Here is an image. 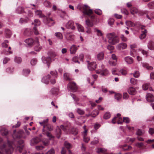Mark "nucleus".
<instances>
[{"label":"nucleus","mask_w":154,"mask_h":154,"mask_svg":"<svg viewBox=\"0 0 154 154\" xmlns=\"http://www.w3.org/2000/svg\"><path fill=\"white\" fill-rule=\"evenodd\" d=\"M141 34L140 36V38L141 39H144L146 36V34L147 32V31L146 29H144V30L141 31Z\"/></svg>","instance_id":"obj_28"},{"label":"nucleus","mask_w":154,"mask_h":154,"mask_svg":"<svg viewBox=\"0 0 154 154\" xmlns=\"http://www.w3.org/2000/svg\"><path fill=\"white\" fill-rule=\"evenodd\" d=\"M13 67H9L6 69V72L8 73H11L13 72Z\"/></svg>","instance_id":"obj_53"},{"label":"nucleus","mask_w":154,"mask_h":154,"mask_svg":"<svg viewBox=\"0 0 154 154\" xmlns=\"http://www.w3.org/2000/svg\"><path fill=\"white\" fill-rule=\"evenodd\" d=\"M14 61L18 63H20L22 61L20 57H16L14 58Z\"/></svg>","instance_id":"obj_47"},{"label":"nucleus","mask_w":154,"mask_h":154,"mask_svg":"<svg viewBox=\"0 0 154 154\" xmlns=\"http://www.w3.org/2000/svg\"><path fill=\"white\" fill-rule=\"evenodd\" d=\"M121 11L122 13L126 15H128V11L125 8L121 9Z\"/></svg>","instance_id":"obj_57"},{"label":"nucleus","mask_w":154,"mask_h":154,"mask_svg":"<svg viewBox=\"0 0 154 154\" xmlns=\"http://www.w3.org/2000/svg\"><path fill=\"white\" fill-rule=\"evenodd\" d=\"M110 117V114L109 112H106L104 115L103 118L105 119H109Z\"/></svg>","instance_id":"obj_46"},{"label":"nucleus","mask_w":154,"mask_h":154,"mask_svg":"<svg viewBox=\"0 0 154 154\" xmlns=\"http://www.w3.org/2000/svg\"><path fill=\"white\" fill-rule=\"evenodd\" d=\"M31 34V31L30 29H26L24 32V34L25 35L29 36Z\"/></svg>","instance_id":"obj_38"},{"label":"nucleus","mask_w":154,"mask_h":154,"mask_svg":"<svg viewBox=\"0 0 154 154\" xmlns=\"http://www.w3.org/2000/svg\"><path fill=\"white\" fill-rule=\"evenodd\" d=\"M78 8L81 10L82 8L83 10V14L85 16H88L85 20L86 25L88 27H92L96 23L97 21V18L96 15L93 14L92 10L90 8V7L86 5H84L82 6L79 5Z\"/></svg>","instance_id":"obj_1"},{"label":"nucleus","mask_w":154,"mask_h":154,"mask_svg":"<svg viewBox=\"0 0 154 154\" xmlns=\"http://www.w3.org/2000/svg\"><path fill=\"white\" fill-rule=\"evenodd\" d=\"M77 26L79 31L82 32H84V28L80 24H78L77 25Z\"/></svg>","instance_id":"obj_48"},{"label":"nucleus","mask_w":154,"mask_h":154,"mask_svg":"<svg viewBox=\"0 0 154 154\" xmlns=\"http://www.w3.org/2000/svg\"><path fill=\"white\" fill-rule=\"evenodd\" d=\"M44 21L46 24L50 26H53L55 23L54 20L52 19L46 17H45L44 19Z\"/></svg>","instance_id":"obj_7"},{"label":"nucleus","mask_w":154,"mask_h":154,"mask_svg":"<svg viewBox=\"0 0 154 154\" xmlns=\"http://www.w3.org/2000/svg\"><path fill=\"white\" fill-rule=\"evenodd\" d=\"M26 9V8L24 9L22 7H19L16 10V13L19 14H26L27 13Z\"/></svg>","instance_id":"obj_13"},{"label":"nucleus","mask_w":154,"mask_h":154,"mask_svg":"<svg viewBox=\"0 0 154 154\" xmlns=\"http://www.w3.org/2000/svg\"><path fill=\"white\" fill-rule=\"evenodd\" d=\"M59 89L57 88H53L50 91L51 93L53 95H55L58 94Z\"/></svg>","instance_id":"obj_30"},{"label":"nucleus","mask_w":154,"mask_h":154,"mask_svg":"<svg viewBox=\"0 0 154 154\" xmlns=\"http://www.w3.org/2000/svg\"><path fill=\"white\" fill-rule=\"evenodd\" d=\"M50 74L51 75V78L50 79V82L53 84L56 83V81L55 79L57 76V73L56 71H51L50 72Z\"/></svg>","instance_id":"obj_6"},{"label":"nucleus","mask_w":154,"mask_h":154,"mask_svg":"<svg viewBox=\"0 0 154 154\" xmlns=\"http://www.w3.org/2000/svg\"><path fill=\"white\" fill-rule=\"evenodd\" d=\"M148 7L150 9L154 8V2H152L148 4Z\"/></svg>","instance_id":"obj_55"},{"label":"nucleus","mask_w":154,"mask_h":154,"mask_svg":"<svg viewBox=\"0 0 154 154\" xmlns=\"http://www.w3.org/2000/svg\"><path fill=\"white\" fill-rule=\"evenodd\" d=\"M35 45L34 49L35 51H39L41 49V47L39 44L38 40V38H36V42L34 44Z\"/></svg>","instance_id":"obj_18"},{"label":"nucleus","mask_w":154,"mask_h":154,"mask_svg":"<svg viewBox=\"0 0 154 154\" xmlns=\"http://www.w3.org/2000/svg\"><path fill=\"white\" fill-rule=\"evenodd\" d=\"M99 113V112L97 110H94L91 113V116L92 117H95Z\"/></svg>","instance_id":"obj_40"},{"label":"nucleus","mask_w":154,"mask_h":154,"mask_svg":"<svg viewBox=\"0 0 154 154\" xmlns=\"http://www.w3.org/2000/svg\"><path fill=\"white\" fill-rule=\"evenodd\" d=\"M67 88L68 90L72 92H75L77 89L76 84L74 82H70L68 84Z\"/></svg>","instance_id":"obj_5"},{"label":"nucleus","mask_w":154,"mask_h":154,"mask_svg":"<svg viewBox=\"0 0 154 154\" xmlns=\"http://www.w3.org/2000/svg\"><path fill=\"white\" fill-rule=\"evenodd\" d=\"M5 36L7 38H10L12 35V32L9 29H6L5 31Z\"/></svg>","instance_id":"obj_25"},{"label":"nucleus","mask_w":154,"mask_h":154,"mask_svg":"<svg viewBox=\"0 0 154 154\" xmlns=\"http://www.w3.org/2000/svg\"><path fill=\"white\" fill-rule=\"evenodd\" d=\"M11 49V47H9L8 50H7L6 49L4 50L2 52V53L6 55H8L10 54H12V51H10V50Z\"/></svg>","instance_id":"obj_31"},{"label":"nucleus","mask_w":154,"mask_h":154,"mask_svg":"<svg viewBox=\"0 0 154 154\" xmlns=\"http://www.w3.org/2000/svg\"><path fill=\"white\" fill-rule=\"evenodd\" d=\"M46 154H55L54 149H51Z\"/></svg>","instance_id":"obj_64"},{"label":"nucleus","mask_w":154,"mask_h":154,"mask_svg":"<svg viewBox=\"0 0 154 154\" xmlns=\"http://www.w3.org/2000/svg\"><path fill=\"white\" fill-rule=\"evenodd\" d=\"M56 133L57 137V138H59L61 134V130L58 127H57L56 129Z\"/></svg>","instance_id":"obj_33"},{"label":"nucleus","mask_w":154,"mask_h":154,"mask_svg":"<svg viewBox=\"0 0 154 154\" xmlns=\"http://www.w3.org/2000/svg\"><path fill=\"white\" fill-rule=\"evenodd\" d=\"M78 48L75 45H72L69 49L70 54H75Z\"/></svg>","instance_id":"obj_20"},{"label":"nucleus","mask_w":154,"mask_h":154,"mask_svg":"<svg viewBox=\"0 0 154 154\" xmlns=\"http://www.w3.org/2000/svg\"><path fill=\"white\" fill-rule=\"evenodd\" d=\"M96 68V64L94 62H91L89 63L88 68L90 70H95Z\"/></svg>","instance_id":"obj_17"},{"label":"nucleus","mask_w":154,"mask_h":154,"mask_svg":"<svg viewBox=\"0 0 154 154\" xmlns=\"http://www.w3.org/2000/svg\"><path fill=\"white\" fill-rule=\"evenodd\" d=\"M138 12V9L135 7H133L131 8L130 9L131 13L132 14H136Z\"/></svg>","instance_id":"obj_35"},{"label":"nucleus","mask_w":154,"mask_h":154,"mask_svg":"<svg viewBox=\"0 0 154 154\" xmlns=\"http://www.w3.org/2000/svg\"><path fill=\"white\" fill-rule=\"evenodd\" d=\"M48 119L44 120L42 122H39L40 124L43 126V130H48L51 131L53 130V126L48 123Z\"/></svg>","instance_id":"obj_4"},{"label":"nucleus","mask_w":154,"mask_h":154,"mask_svg":"<svg viewBox=\"0 0 154 154\" xmlns=\"http://www.w3.org/2000/svg\"><path fill=\"white\" fill-rule=\"evenodd\" d=\"M64 145L67 149H69L71 147V145L70 143L67 142H65L64 143Z\"/></svg>","instance_id":"obj_60"},{"label":"nucleus","mask_w":154,"mask_h":154,"mask_svg":"<svg viewBox=\"0 0 154 154\" xmlns=\"http://www.w3.org/2000/svg\"><path fill=\"white\" fill-rule=\"evenodd\" d=\"M127 47V44L124 43H120L118 45L117 47L119 50H123L126 48Z\"/></svg>","instance_id":"obj_23"},{"label":"nucleus","mask_w":154,"mask_h":154,"mask_svg":"<svg viewBox=\"0 0 154 154\" xmlns=\"http://www.w3.org/2000/svg\"><path fill=\"white\" fill-rule=\"evenodd\" d=\"M72 134L74 135H76L78 134V130L76 128H73L72 130Z\"/></svg>","instance_id":"obj_54"},{"label":"nucleus","mask_w":154,"mask_h":154,"mask_svg":"<svg viewBox=\"0 0 154 154\" xmlns=\"http://www.w3.org/2000/svg\"><path fill=\"white\" fill-rule=\"evenodd\" d=\"M66 39L69 41H72L74 38V36L73 34L67 32L65 35Z\"/></svg>","instance_id":"obj_19"},{"label":"nucleus","mask_w":154,"mask_h":154,"mask_svg":"<svg viewBox=\"0 0 154 154\" xmlns=\"http://www.w3.org/2000/svg\"><path fill=\"white\" fill-rule=\"evenodd\" d=\"M37 62V60L36 59H33L31 60V64L32 65H35Z\"/></svg>","instance_id":"obj_63"},{"label":"nucleus","mask_w":154,"mask_h":154,"mask_svg":"<svg viewBox=\"0 0 154 154\" xmlns=\"http://www.w3.org/2000/svg\"><path fill=\"white\" fill-rule=\"evenodd\" d=\"M19 145L17 147V149L20 153L22 152L24 147V141L23 140H19L18 141Z\"/></svg>","instance_id":"obj_8"},{"label":"nucleus","mask_w":154,"mask_h":154,"mask_svg":"<svg viewBox=\"0 0 154 154\" xmlns=\"http://www.w3.org/2000/svg\"><path fill=\"white\" fill-rule=\"evenodd\" d=\"M28 20L29 19L28 18H27L26 19H25L22 18H21L20 20V22L21 23H26L27 22Z\"/></svg>","instance_id":"obj_56"},{"label":"nucleus","mask_w":154,"mask_h":154,"mask_svg":"<svg viewBox=\"0 0 154 154\" xmlns=\"http://www.w3.org/2000/svg\"><path fill=\"white\" fill-rule=\"evenodd\" d=\"M71 95L73 99L76 101L77 102L79 101V99L78 97H76L74 94H72Z\"/></svg>","instance_id":"obj_61"},{"label":"nucleus","mask_w":154,"mask_h":154,"mask_svg":"<svg viewBox=\"0 0 154 154\" xmlns=\"http://www.w3.org/2000/svg\"><path fill=\"white\" fill-rule=\"evenodd\" d=\"M36 40L35 41L31 38H28L25 40V42L29 46H31L35 42Z\"/></svg>","instance_id":"obj_12"},{"label":"nucleus","mask_w":154,"mask_h":154,"mask_svg":"<svg viewBox=\"0 0 154 154\" xmlns=\"http://www.w3.org/2000/svg\"><path fill=\"white\" fill-rule=\"evenodd\" d=\"M130 82L132 84L135 85L137 83V80L134 78H131L130 80Z\"/></svg>","instance_id":"obj_51"},{"label":"nucleus","mask_w":154,"mask_h":154,"mask_svg":"<svg viewBox=\"0 0 154 154\" xmlns=\"http://www.w3.org/2000/svg\"><path fill=\"white\" fill-rule=\"evenodd\" d=\"M135 139H136L135 138H130L128 137L126 138V141L127 142H130L131 143H132L135 140Z\"/></svg>","instance_id":"obj_43"},{"label":"nucleus","mask_w":154,"mask_h":154,"mask_svg":"<svg viewBox=\"0 0 154 154\" xmlns=\"http://www.w3.org/2000/svg\"><path fill=\"white\" fill-rule=\"evenodd\" d=\"M123 122L127 123H128L130 122V119L128 117H124L123 118Z\"/></svg>","instance_id":"obj_62"},{"label":"nucleus","mask_w":154,"mask_h":154,"mask_svg":"<svg viewBox=\"0 0 154 154\" xmlns=\"http://www.w3.org/2000/svg\"><path fill=\"white\" fill-rule=\"evenodd\" d=\"M35 14L39 16V17L41 18H43L44 19L45 17H46L45 15L42 14V11H35Z\"/></svg>","instance_id":"obj_36"},{"label":"nucleus","mask_w":154,"mask_h":154,"mask_svg":"<svg viewBox=\"0 0 154 154\" xmlns=\"http://www.w3.org/2000/svg\"><path fill=\"white\" fill-rule=\"evenodd\" d=\"M143 66L148 70H151L153 69V67L152 66H150L149 64L146 63H143Z\"/></svg>","instance_id":"obj_32"},{"label":"nucleus","mask_w":154,"mask_h":154,"mask_svg":"<svg viewBox=\"0 0 154 154\" xmlns=\"http://www.w3.org/2000/svg\"><path fill=\"white\" fill-rule=\"evenodd\" d=\"M136 145L139 148H142L144 147V144L143 143H137L136 144Z\"/></svg>","instance_id":"obj_50"},{"label":"nucleus","mask_w":154,"mask_h":154,"mask_svg":"<svg viewBox=\"0 0 154 154\" xmlns=\"http://www.w3.org/2000/svg\"><path fill=\"white\" fill-rule=\"evenodd\" d=\"M109 73V71L107 69H104L101 72V75H106Z\"/></svg>","instance_id":"obj_42"},{"label":"nucleus","mask_w":154,"mask_h":154,"mask_svg":"<svg viewBox=\"0 0 154 154\" xmlns=\"http://www.w3.org/2000/svg\"><path fill=\"white\" fill-rule=\"evenodd\" d=\"M41 141V139L38 137H35L33 138L31 140V145H35Z\"/></svg>","instance_id":"obj_16"},{"label":"nucleus","mask_w":154,"mask_h":154,"mask_svg":"<svg viewBox=\"0 0 154 154\" xmlns=\"http://www.w3.org/2000/svg\"><path fill=\"white\" fill-rule=\"evenodd\" d=\"M130 47L132 49V50L130 54L132 56L134 57L136 55V53L134 48L136 47V45L135 44H133L131 45Z\"/></svg>","instance_id":"obj_21"},{"label":"nucleus","mask_w":154,"mask_h":154,"mask_svg":"<svg viewBox=\"0 0 154 154\" xmlns=\"http://www.w3.org/2000/svg\"><path fill=\"white\" fill-rule=\"evenodd\" d=\"M126 23L127 26H129L134 27L135 26V24L131 21H127Z\"/></svg>","instance_id":"obj_41"},{"label":"nucleus","mask_w":154,"mask_h":154,"mask_svg":"<svg viewBox=\"0 0 154 154\" xmlns=\"http://www.w3.org/2000/svg\"><path fill=\"white\" fill-rule=\"evenodd\" d=\"M66 26L67 28L71 29L72 30H74L75 28L74 23L72 20L69 21L66 24Z\"/></svg>","instance_id":"obj_10"},{"label":"nucleus","mask_w":154,"mask_h":154,"mask_svg":"<svg viewBox=\"0 0 154 154\" xmlns=\"http://www.w3.org/2000/svg\"><path fill=\"white\" fill-rule=\"evenodd\" d=\"M51 75H49L44 77L42 79V82L46 84H48L49 82V80L51 78Z\"/></svg>","instance_id":"obj_15"},{"label":"nucleus","mask_w":154,"mask_h":154,"mask_svg":"<svg viewBox=\"0 0 154 154\" xmlns=\"http://www.w3.org/2000/svg\"><path fill=\"white\" fill-rule=\"evenodd\" d=\"M120 147L122 148L124 150H129L131 149L132 147L130 146H128L127 145H120Z\"/></svg>","instance_id":"obj_27"},{"label":"nucleus","mask_w":154,"mask_h":154,"mask_svg":"<svg viewBox=\"0 0 154 154\" xmlns=\"http://www.w3.org/2000/svg\"><path fill=\"white\" fill-rule=\"evenodd\" d=\"M48 55L50 57H42V59L43 62L44 63H46L48 66L49 67V64L51 62V59L53 58L56 56V54L54 52H49Z\"/></svg>","instance_id":"obj_3"},{"label":"nucleus","mask_w":154,"mask_h":154,"mask_svg":"<svg viewBox=\"0 0 154 154\" xmlns=\"http://www.w3.org/2000/svg\"><path fill=\"white\" fill-rule=\"evenodd\" d=\"M128 93L131 95H134L136 93L135 88L133 87H130L128 89Z\"/></svg>","instance_id":"obj_26"},{"label":"nucleus","mask_w":154,"mask_h":154,"mask_svg":"<svg viewBox=\"0 0 154 154\" xmlns=\"http://www.w3.org/2000/svg\"><path fill=\"white\" fill-rule=\"evenodd\" d=\"M148 48L151 50L154 49V42L152 41H150L147 45Z\"/></svg>","instance_id":"obj_29"},{"label":"nucleus","mask_w":154,"mask_h":154,"mask_svg":"<svg viewBox=\"0 0 154 154\" xmlns=\"http://www.w3.org/2000/svg\"><path fill=\"white\" fill-rule=\"evenodd\" d=\"M104 54L103 52H101L97 54V57L98 60H100L103 59Z\"/></svg>","instance_id":"obj_34"},{"label":"nucleus","mask_w":154,"mask_h":154,"mask_svg":"<svg viewBox=\"0 0 154 154\" xmlns=\"http://www.w3.org/2000/svg\"><path fill=\"white\" fill-rule=\"evenodd\" d=\"M121 95L119 94H116L115 96V98L118 100H120L121 98Z\"/></svg>","instance_id":"obj_59"},{"label":"nucleus","mask_w":154,"mask_h":154,"mask_svg":"<svg viewBox=\"0 0 154 154\" xmlns=\"http://www.w3.org/2000/svg\"><path fill=\"white\" fill-rule=\"evenodd\" d=\"M1 132L2 135L6 136L8 134V131L7 129L5 128H3L1 131Z\"/></svg>","instance_id":"obj_37"},{"label":"nucleus","mask_w":154,"mask_h":154,"mask_svg":"<svg viewBox=\"0 0 154 154\" xmlns=\"http://www.w3.org/2000/svg\"><path fill=\"white\" fill-rule=\"evenodd\" d=\"M44 147L42 145L37 146H35V148L37 150H40L43 149Z\"/></svg>","instance_id":"obj_58"},{"label":"nucleus","mask_w":154,"mask_h":154,"mask_svg":"<svg viewBox=\"0 0 154 154\" xmlns=\"http://www.w3.org/2000/svg\"><path fill=\"white\" fill-rule=\"evenodd\" d=\"M107 37L109 39V43L112 45H114L117 43L119 41V38L114 33L107 34Z\"/></svg>","instance_id":"obj_2"},{"label":"nucleus","mask_w":154,"mask_h":154,"mask_svg":"<svg viewBox=\"0 0 154 154\" xmlns=\"http://www.w3.org/2000/svg\"><path fill=\"white\" fill-rule=\"evenodd\" d=\"M124 60L128 64H131L133 62V59L130 56H127L125 57Z\"/></svg>","instance_id":"obj_22"},{"label":"nucleus","mask_w":154,"mask_h":154,"mask_svg":"<svg viewBox=\"0 0 154 154\" xmlns=\"http://www.w3.org/2000/svg\"><path fill=\"white\" fill-rule=\"evenodd\" d=\"M146 97L147 100L149 102H153L154 100V97L151 94H148Z\"/></svg>","instance_id":"obj_24"},{"label":"nucleus","mask_w":154,"mask_h":154,"mask_svg":"<svg viewBox=\"0 0 154 154\" xmlns=\"http://www.w3.org/2000/svg\"><path fill=\"white\" fill-rule=\"evenodd\" d=\"M34 24L35 26L33 28V30L35 35H38V32L36 28V26L40 25V22L38 20L35 19L34 20V23H32V24Z\"/></svg>","instance_id":"obj_9"},{"label":"nucleus","mask_w":154,"mask_h":154,"mask_svg":"<svg viewBox=\"0 0 154 154\" xmlns=\"http://www.w3.org/2000/svg\"><path fill=\"white\" fill-rule=\"evenodd\" d=\"M44 4L45 6L47 7L50 8L51 6V4L47 0H45L44 2Z\"/></svg>","instance_id":"obj_39"},{"label":"nucleus","mask_w":154,"mask_h":154,"mask_svg":"<svg viewBox=\"0 0 154 154\" xmlns=\"http://www.w3.org/2000/svg\"><path fill=\"white\" fill-rule=\"evenodd\" d=\"M55 35L58 38L62 39L63 38V35L60 32H56L55 34Z\"/></svg>","instance_id":"obj_45"},{"label":"nucleus","mask_w":154,"mask_h":154,"mask_svg":"<svg viewBox=\"0 0 154 154\" xmlns=\"http://www.w3.org/2000/svg\"><path fill=\"white\" fill-rule=\"evenodd\" d=\"M77 112L80 115H83L85 113V112L83 110L79 108L77 109Z\"/></svg>","instance_id":"obj_52"},{"label":"nucleus","mask_w":154,"mask_h":154,"mask_svg":"<svg viewBox=\"0 0 154 154\" xmlns=\"http://www.w3.org/2000/svg\"><path fill=\"white\" fill-rule=\"evenodd\" d=\"M64 79L66 80H71L69 78V73H65L64 75Z\"/></svg>","instance_id":"obj_44"},{"label":"nucleus","mask_w":154,"mask_h":154,"mask_svg":"<svg viewBox=\"0 0 154 154\" xmlns=\"http://www.w3.org/2000/svg\"><path fill=\"white\" fill-rule=\"evenodd\" d=\"M16 131L15 130L14 131V134L13 135V137L17 139H19L21 138L22 136V134L23 132L22 131H19L17 133H15Z\"/></svg>","instance_id":"obj_14"},{"label":"nucleus","mask_w":154,"mask_h":154,"mask_svg":"<svg viewBox=\"0 0 154 154\" xmlns=\"http://www.w3.org/2000/svg\"><path fill=\"white\" fill-rule=\"evenodd\" d=\"M123 122V120L121 117H115L112 120V122L114 124L117 122L118 124H122Z\"/></svg>","instance_id":"obj_11"},{"label":"nucleus","mask_w":154,"mask_h":154,"mask_svg":"<svg viewBox=\"0 0 154 154\" xmlns=\"http://www.w3.org/2000/svg\"><path fill=\"white\" fill-rule=\"evenodd\" d=\"M149 85V83H146L145 84L143 85L142 87L143 88L144 90H147Z\"/></svg>","instance_id":"obj_49"}]
</instances>
